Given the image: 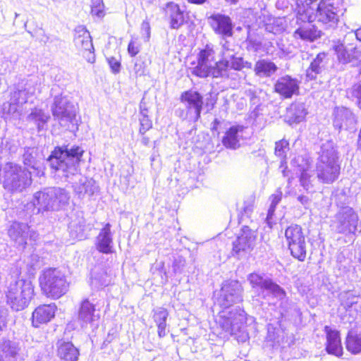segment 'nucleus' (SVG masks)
<instances>
[{"label":"nucleus","mask_w":361,"mask_h":361,"mask_svg":"<svg viewBox=\"0 0 361 361\" xmlns=\"http://www.w3.org/2000/svg\"><path fill=\"white\" fill-rule=\"evenodd\" d=\"M140 133L141 134H145L152 126V121L149 118L147 114H145L144 116H140Z\"/></svg>","instance_id":"49530a36"},{"label":"nucleus","mask_w":361,"mask_h":361,"mask_svg":"<svg viewBox=\"0 0 361 361\" xmlns=\"http://www.w3.org/2000/svg\"><path fill=\"white\" fill-rule=\"evenodd\" d=\"M140 116H144L145 114H147L148 110L147 108L146 103L145 102L144 99H142L140 104Z\"/></svg>","instance_id":"bf43d9fd"},{"label":"nucleus","mask_w":361,"mask_h":361,"mask_svg":"<svg viewBox=\"0 0 361 361\" xmlns=\"http://www.w3.org/2000/svg\"><path fill=\"white\" fill-rule=\"evenodd\" d=\"M215 55L213 46L206 45L197 54V62L192 63L193 66L190 68L192 74L202 78L209 75L213 78H229L232 70L240 71L244 68H252V63L243 58L233 57L228 60L230 56L224 54V58L216 61Z\"/></svg>","instance_id":"7ed1b4c3"},{"label":"nucleus","mask_w":361,"mask_h":361,"mask_svg":"<svg viewBox=\"0 0 361 361\" xmlns=\"http://www.w3.org/2000/svg\"><path fill=\"white\" fill-rule=\"evenodd\" d=\"M166 14L169 18L170 27L172 29H178L185 22L183 11L179 6L173 2L166 4Z\"/></svg>","instance_id":"2f4dec72"},{"label":"nucleus","mask_w":361,"mask_h":361,"mask_svg":"<svg viewBox=\"0 0 361 361\" xmlns=\"http://www.w3.org/2000/svg\"><path fill=\"white\" fill-rule=\"evenodd\" d=\"M133 71L137 75H142L145 73L144 63L138 61L137 60L135 62Z\"/></svg>","instance_id":"5fc2aeb1"},{"label":"nucleus","mask_w":361,"mask_h":361,"mask_svg":"<svg viewBox=\"0 0 361 361\" xmlns=\"http://www.w3.org/2000/svg\"><path fill=\"white\" fill-rule=\"evenodd\" d=\"M34 296V286L28 279H18L11 281L6 291L7 305L16 312L28 307Z\"/></svg>","instance_id":"39448f33"},{"label":"nucleus","mask_w":361,"mask_h":361,"mask_svg":"<svg viewBox=\"0 0 361 361\" xmlns=\"http://www.w3.org/2000/svg\"><path fill=\"white\" fill-rule=\"evenodd\" d=\"M243 126H233L230 127L222 137V144L231 149H236L240 147V134L243 131Z\"/></svg>","instance_id":"c85d7f7f"},{"label":"nucleus","mask_w":361,"mask_h":361,"mask_svg":"<svg viewBox=\"0 0 361 361\" xmlns=\"http://www.w3.org/2000/svg\"><path fill=\"white\" fill-rule=\"evenodd\" d=\"M39 283L44 295L53 300L64 295L69 288L65 274L56 268L44 269L39 276Z\"/></svg>","instance_id":"423d86ee"},{"label":"nucleus","mask_w":361,"mask_h":361,"mask_svg":"<svg viewBox=\"0 0 361 361\" xmlns=\"http://www.w3.org/2000/svg\"><path fill=\"white\" fill-rule=\"evenodd\" d=\"M288 142L284 140L276 142L275 154L281 158H285L286 150L288 149Z\"/></svg>","instance_id":"c03bdc74"},{"label":"nucleus","mask_w":361,"mask_h":361,"mask_svg":"<svg viewBox=\"0 0 361 361\" xmlns=\"http://www.w3.org/2000/svg\"><path fill=\"white\" fill-rule=\"evenodd\" d=\"M307 115V110L303 103L293 104L288 111V116L290 121L300 123L304 120Z\"/></svg>","instance_id":"c9c22d12"},{"label":"nucleus","mask_w":361,"mask_h":361,"mask_svg":"<svg viewBox=\"0 0 361 361\" xmlns=\"http://www.w3.org/2000/svg\"><path fill=\"white\" fill-rule=\"evenodd\" d=\"M356 39L361 42V27L355 31Z\"/></svg>","instance_id":"680f3d73"},{"label":"nucleus","mask_w":361,"mask_h":361,"mask_svg":"<svg viewBox=\"0 0 361 361\" xmlns=\"http://www.w3.org/2000/svg\"><path fill=\"white\" fill-rule=\"evenodd\" d=\"M24 163H25V164L28 165V166H31L32 165L31 161L30 160H27L25 157L24 158Z\"/></svg>","instance_id":"338daca9"},{"label":"nucleus","mask_w":361,"mask_h":361,"mask_svg":"<svg viewBox=\"0 0 361 361\" xmlns=\"http://www.w3.org/2000/svg\"><path fill=\"white\" fill-rule=\"evenodd\" d=\"M98 283L99 286H106L108 284L106 281H99Z\"/></svg>","instance_id":"774afa93"},{"label":"nucleus","mask_w":361,"mask_h":361,"mask_svg":"<svg viewBox=\"0 0 361 361\" xmlns=\"http://www.w3.org/2000/svg\"><path fill=\"white\" fill-rule=\"evenodd\" d=\"M153 319L158 328V335L160 338L166 336V319L169 312L166 308L157 307L154 310Z\"/></svg>","instance_id":"72a5a7b5"},{"label":"nucleus","mask_w":361,"mask_h":361,"mask_svg":"<svg viewBox=\"0 0 361 361\" xmlns=\"http://www.w3.org/2000/svg\"><path fill=\"white\" fill-rule=\"evenodd\" d=\"M128 51L131 56H135L140 51V47L135 42L131 40L128 47Z\"/></svg>","instance_id":"3c124183"},{"label":"nucleus","mask_w":361,"mask_h":361,"mask_svg":"<svg viewBox=\"0 0 361 361\" xmlns=\"http://www.w3.org/2000/svg\"><path fill=\"white\" fill-rule=\"evenodd\" d=\"M43 82L44 78L39 75H29L14 85L11 96L15 102L25 104L37 94L41 93Z\"/></svg>","instance_id":"9d476101"},{"label":"nucleus","mask_w":361,"mask_h":361,"mask_svg":"<svg viewBox=\"0 0 361 361\" xmlns=\"http://www.w3.org/2000/svg\"><path fill=\"white\" fill-rule=\"evenodd\" d=\"M326 334V350L329 354L340 357L343 354V348L341 345L339 333L337 331L332 330L329 327H325Z\"/></svg>","instance_id":"cd10ccee"},{"label":"nucleus","mask_w":361,"mask_h":361,"mask_svg":"<svg viewBox=\"0 0 361 361\" xmlns=\"http://www.w3.org/2000/svg\"><path fill=\"white\" fill-rule=\"evenodd\" d=\"M49 119L50 116L48 113L37 107L32 109L30 113L26 117V121L35 125L38 132L46 129Z\"/></svg>","instance_id":"7c9ffc66"},{"label":"nucleus","mask_w":361,"mask_h":361,"mask_svg":"<svg viewBox=\"0 0 361 361\" xmlns=\"http://www.w3.org/2000/svg\"><path fill=\"white\" fill-rule=\"evenodd\" d=\"M285 236L291 255L303 262L306 257L307 244L302 228L296 224L291 225L286 229Z\"/></svg>","instance_id":"f8f14e48"},{"label":"nucleus","mask_w":361,"mask_h":361,"mask_svg":"<svg viewBox=\"0 0 361 361\" xmlns=\"http://www.w3.org/2000/svg\"><path fill=\"white\" fill-rule=\"evenodd\" d=\"M346 348L353 354L361 353V336L349 333L345 341Z\"/></svg>","instance_id":"4c0bfd02"},{"label":"nucleus","mask_w":361,"mask_h":361,"mask_svg":"<svg viewBox=\"0 0 361 361\" xmlns=\"http://www.w3.org/2000/svg\"><path fill=\"white\" fill-rule=\"evenodd\" d=\"M57 307L54 303L38 306L32 312V325L38 327L46 324L54 317Z\"/></svg>","instance_id":"a878e982"},{"label":"nucleus","mask_w":361,"mask_h":361,"mask_svg":"<svg viewBox=\"0 0 361 361\" xmlns=\"http://www.w3.org/2000/svg\"><path fill=\"white\" fill-rule=\"evenodd\" d=\"M224 42H221V44L222 45V50L221 52V59L224 58V54L231 56L228 57V60H231V58H241L240 56H236L233 50H231L228 47V42L224 39Z\"/></svg>","instance_id":"de8ad7c7"},{"label":"nucleus","mask_w":361,"mask_h":361,"mask_svg":"<svg viewBox=\"0 0 361 361\" xmlns=\"http://www.w3.org/2000/svg\"><path fill=\"white\" fill-rule=\"evenodd\" d=\"M6 318L2 312H0V331L1 330V326L5 325Z\"/></svg>","instance_id":"052dcab7"},{"label":"nucleus","mask_w":361,"mask_h":361,"mask_svg":"<svg viewBox=\"0 0 361 361\" xmlns=\"http://www.w3.org/2000/svg\"><path fill=\"white\" fill-rule=\"evenodd\" d=\"M20 348L18 345L10 341H5L2 345V350L6 355H9L11 357H16L18 353Z\"/></svg>","instance_id":"79ce46f5"},{"label":"nucleus","mask_w":361,"mask_h":361,"mask_svg":"<svg viewBox=\"0 0 361 361\" xmlns=\"http://www.w3.org/2000/svg\"><path fill=\"white\" fill-rule=\"evenodd\" d=\"M57 355L63 361H78L79 351L71 342L60 340L57 343Z\"/></svg>","instance_id":"c756f323"},{"label":"nucleus","mask_w":361,"mask_h":361,"mask_svg":"<svg viewBox=\"0 0 361 361\" xmlns=\"http://www.w3.org/2000/svg\"><path fill=\"white\" fill-rule=\"evenodd\" d=\"M355 118L353 112L343 106L336 107L334 110V126L338 130L348 129L354 126Z\"/></svg>","instance_id":"b1692460"},{"label":"nucleus","mask_w":361,"mask_h":361,"mask_svg":"<svg viewBox=\"0 0 361 361\" xmlns=\"http://www.w3.org/2000/svg\"><path fill=\"white\" fill-rule=\"evenodd\" d=\"M95 245L99 252L104 254L112 253L113 238L110 224H106L104 227L101 229L96 238Z\"/></svg>","instance_id":"bb28decb"},{"label":"nucleus","mask_w":361,"mask_h":361,"mask_svg":"<svg viewBox=\"0 0 361 361\" xmlns=\"http://www.w3.org/2000/svg\"><path fill=\"white\" fill-rule=\"evenodd\" d=\"M185 261L182 257H178L174 259L173 264V269L174 272H181L183 268L185 267Z\"/></svg>","instance_id":"8fccbe9b"},{"label":"nucleus","mask_w":361,"mask_h":361,"mask_svg":"<svg viewBox=\"0 0 361 361\" xmlns=\"http://www.w3.org/2000/svg\"><path fill=\"white\" fill-rule=\"evenodd\" d=\"M180 101L185 104L188 111L194 112L195 119L198 120L202 109V96L198 92L188 90L181 94Z\"/></svg>","instance_id":"4be33fe9"},{"label":"nucleus","mask_w":361,"mask_h":361,"mask_svg":"<svg viewBox=\"0 0 361 361\" xmlns=\"http://www.w3.org/2000/svg\"><path fill=\"white\" fill-rule=\"evenodd\" d=\"M96 304L88 298L83 299L80 302L78 311V320L81 326H86L88 324L99 319V310L96 309Z\"/></svg>","instance_id":"f3484780"},{"label":"nucleus","mask_w":361,"mask_h":361,"mask_svg":"<svg viewBox=\"0 0 361 361\" xmlns=\"http://www.w3.org/2000/svg\"><path fill=\"white\" fill-rule=\"evenodd\" d=\"M209 20L215 33L220 35L223 39L233 35V24L228 16L220 13L213 14Z\"/></svg>","instance_id":"5701e85b"},{"label":"nucleus","mask_w":361,"mask_h":361,"mask_svg":"<svg viewBox=\"0 0 361 361\" xmlns=\"http://www.w3.org/2000/svg\"><path fill=\"white\" fill-rule=\"evenodd\" d=\"M282 192L280 189L277 190L275 193L270 197L271 204L276 206L281 200Z\"/></svg>","instance_id":"864d4df0"},{"label":"nucleus","mask_w":361,"mask_h":361,"mask_svg":"<svg viewBox=\"0 0 361 361\" xmlns=\"http://www.w3.org/2000/svg\"><path fill=\"white\" fill-rule=\"evenodd\" d=\"M333 49L338 61L343 64L356 61L361 58V49L357 46L352 44L346 46L343 43L338 42L334 45Z\"/></svg>","instance_id":"412c9836"},{"label":"nucleus","mask_w":361,"mask_h":361,"mask_svg":"<svg viewBox=\"0 0 361 361\" xmlns=\"http://www.w3.org/2000/svg\"><path fill=\"white\" fill-rule=\"evenodd\" d=\"M219 123H220V121L217 118H216L212 123L213 124L212 128V130H216Z\"/></svg>","instance_id":"0e129e2a"},{"label":"nucleus","mask_w":361,"mask_h":361,"mask_svg":"<svg viewBox=\"0 0 361 361\" xmlns=\"http://www.w3.org/2000/svg\"><path fill=\"white\" fill-rule=\"evenodd\" d=\"M69 192L61 188H49L35 193L32 204L38 211L58 210L69 204Z\"/></svg>","instance_id":"0eeeda50"},{"label":"nucleus","mask_w":361,"mask_h":361,"mask_svg":"<svg viewBox=\"0 0 361 361\" xmlns=\"http://www.w3.org/2000/svg\"><path fill=\"white\" fill-rule=\"evenodd\" d=\"M255 239L256 235L255 231L247 226H244L241 230V233L233 243V253L240 256L252 250Z\"/></svg>","instance_id":"6ab92c4d"},{"label":"nucleus","mask_w":361,"mask_h":361,"mask_svg":"<svg viewBox=\"0 0 361 361\" xmlns=\"http://www.w3.org/2000/svg\"><path fill=\"white\" fill-rule=\"evenodd\" d=\"M8 235L16 245L24 247L27 244L28 237L35 238L36 233L30 232V227L27 224L13 221L8 227Z\"/></svg>","instance_id":"a211bd4d"},{"label":"nucleus","mask_w":361,"mask_h":361,"mask_svg":"<svg viewBox=\"0 0 361 361\" xmlns=\"http://www.w3.org/2000/svg\"><path fill=\"white\" fill-rule=\"evenodd\" d=\"M300 83L297 78L286 75L277 80L274 85V90L283 98L289 99L299 93Z\"/></svg>","instance_id":"aec40b11"},{"label":"nucleus","mask_w":361,"mask_h":361,"mask_svg":"<svg viewBox=\"0 0 361 361\" xmlns=\"http://www.w3.org/2000/svg\"><path fill=\"white\" fill-rule=\"evenodd\" d=\"M207 0H188L189 2L195 4H204Z\"/></svg>","instance_id":"69168bd1"},{"label":"nucleus","mask_w":361,"mask_h":361,"mask_svg":"<svg viewBox=\"0 0 361 361\" xmlns=\"http://www.w3.org/2000/svg\"><path fill=\"white\" fill-rule=\"evenodd\" d=\"M358 215L352 207H341L331 219L332 231L345 235L355 233L358 224Z\"/></svg>","instance_id":"9b49d317"},{"label":"nucleus","mask_w":361,"mask_h":361,"mask_svg":"<svg viewBox=\"0 0 361 361\" xmlns=\"http://www.w3.org/2000/svg\"><path fill=\"white\" fill-rule=\"evenodd\" d=\"M3 186L11 192H22L32 183L31 173L25 167L8 162L1 169Z\"/></svg>","instance_id":"6e6552de"},{"label":"nucleus","mask_w":361,"mask_h":361,"mask_svg":"<svg viewBox=\"0 0 361 361\" xmlns=\"http://www.w3.org/2000/svg\"><path fill=\"white\" fill-rule=\"evenodd\" d=\"M108 63L114 73H118L121 70V62L115 57H110L107 59Z\"/></svg>","instance_id":"09e8293b"},{"label":"nucleus","mask_w":361,"mask_h":361,"mask_svg":"<svg viewBox=\"0 0 361 361\" xmlns=\"http://www.w3.org/2000/svg\"><path fill=\"white\" fill-rule=\"evenodd\" d=\"M341 301L342 305H343L345 309L350 308L357 302L355 295L352 292H345L341 293Z\"/></svg>","instance_id":"37998d69"},{"label":"nucleus","mask_w":361,"mask_h":361,"mask_svg":"<svg viewBox=\"0 0 361 361\" xmlns=\"http://www.w3.org/2000/svg\"><path fill=\"white\" fill-rule=\"evenodd\" d=\"M338 157L333 142L322 145L317 163V176L319 181L329 184L335 181L340 173Z\"/></svg>","instance_id":"20e7f679"},{"label":"nucleus","mask_w":361,"mask_h":361,"mask_svg":"<svg viewBox=\"0 0 361 361\" xmlns=\"http://www.w3.org/2000/svg\"><path fill=\"white\" fill-rule=\"evenodd\" d=\"M347 96L354 101L361 109V82H359L347 90Z\"/></svg>","instance_id":"58836bf2"},{"label":"nucleus","mask_w":361,"mask_h":361,"mask_svg":"<svg viewBox=\"0 0 361 361\" xmlns=\"http://www.w3.org/2000/svg\"><path fill=\"white\" fill-rule=\"evenodd\" d=\"M247 280L259 298L264 300L270 297L275 298L281 301V307L287 301L284 289L264 274L252 273L248 276Z\"/></svg>","instance_id":"1a4fd4ad"},{"label":"nucleus","mask_w":361,"mask_h":361,"mask_svg":"<svg viewBox=\"0 0 361 361\" xmlns=\"http://www.w3.org/2000/svg\"><path fill=\"white\" fill-rule=\"evenodd\" d=\"M292 165L295 168V173H300L301 186L306 191H310L313 188V182L315 179L310 161L302 156H298L293 159Z\"/></svg>","instance_id":"dca6fc26"},{"label":"nucleus","mask_w":361,"mask_h":361,"mask_svg":"<svg viewBox=\"0 0 361 361\" xmlns=\"http://www.w3.org/2000/svg\"><path fill=\"white\" fill-rule=\"evenodd\" d=\"M74 44L82 52L87 62L91 63L94 62L95 56L92 38L85 27L80 25L75 29Z\"/></svg>","instance_id":"4468645a"},{"label":"nucleus","mask_w":361,"mask_h":361,"mask_svg":"<svg viewBox=\"0 0 361 361\" xmlns=\"http://www.w3.org/2000/svg\"><path fill=\"white\" fill-rule=\"evenodd\" d=\"M285 29L286 23L283 18L274 19L272 23L266 25V30L275 35L282 32Z\"/></svg>","instance_id":"ea45409f"},{"label":"nucleus","mask_w":361,"mask_h":361,"mask_svg":"<svg viewBox=\"0 0 361 361\" xmlns=\"http://www.w3.org/2000/svg\"><path fill=\"white\" fill-rule=\"evenodd\" d=\"M294 37L312 42L319 37V31L308 22L294 32Z\"/></svg>","instance_id":"f704fd0d"},{"label":"nucleus","mask_w":361,"mask_h":361,"mask_svg":"<svg viewBox=\"0 0 361 361\" xmlns=\"http://www.w3.org/2000/svg\"><path fill=\"white\" fill-rule=\"evenodd\" d=\"M84 153L79 146L71 148L58 147L51 152L47 161L55 176L72 183L75 178L78 182L73 183L75 195L83 199L85 195L92 196L98 191L99 187L92 178L82 176L78 173V164Z\"/></svg>","instance_id":"f257e3e1"},{"label":"nucleus","mask_w":361,"mask_h":361,"mask_svg":"<svg viewBox=\"0 0 361 361\" xmlns=\"http://www.w3.org/2000/svg\"><path fill=\"white\" fill-rule=\"evenodd\" d=\"M141 32L143 35H145V39L149 40L150 37V25L149 23L146 20L142 23Z\"/></svg>","instance_id":"603ef678"},{"label":"nucleus","mask_w":361,"mask_h":361,"mask_svg":"<svg viewBox=\"0 0 361 361\" xmlns=\"http://www.w3.org/2000/svg\"><path fill=\"white\" fill-rule=\"evenodd\" d=\"M52 114L61 126L69 128L71 123L75 120L76 110L68 98L62 94L54 97L51 106Z\"/></svg>","instance_id":"ddd939ff"},{"label":"nucleus","mask_w":361,"mask_h":361,"mask_svg":"<svg viewBox=\"0 0 361 361\" xmlns=\"http://www.w3.org/2000/svg\"><path fill=\"white\" fill-rule=\"evenodd\" d=\"M23 105V104L20 102H17L16 101L15 102L13 97L11 96L10 101L4 102L2 105L3 114L14 118H18L21 115L18 108Z\"/></svg>","instance_id":"e433bc0d"},{"label":"nucleus","mask_w":361,"mask_h":361,"mask_svg":"<svg viewBox=\"0 0 361 361\" xmlns=\"http://www.w3.org/2000/svg\"><path fill=\"white\" fill-rule=\"evenodd\" d=\"M284 164H286L285 161H281V166H280V168H283V170H282V173L284 177L287 176L288 174L286 173V169H287V166H284Z\"/></svg>","instance_id":"e2e57ef3"},{"label":"nucleus","mask_w":361,"mask_h":361,"mask_svg":"<svg viewBox=\"0 0 361 361\" xmlns=\"http://www.w3.org/2000/svg\"><path fill=\"white\" fill-rule=\"evenodd\" d=\"M329 61V59L326 53H319L306 70V80H316L317 75L322 74L326 70Z\"/></svg>","instance_id":"393cba45"},{"label":"nucleus","mask_w":361,"mask_h":361,"mask_svg":"<svg viewBox=\"0 0 361 361\" xmlns=\"http://www.w3.org/2000/svg\"><path fill=\"white\" fill-rule=\"evenodd\" d=\"M280 49V57L291 58L294 56L295 47L291 44L287 46L283 44H279Z\"/></svg>","instance_id":"a18cd8bd"},{"label":"nucleus","mask_w":361,"mask_h":361,"mask_svg":"<svg viewBox=\"0 0 361 361\" xmlns=\"http://www.w3.org/2000/svg\"><path fill=\"white\" fill-rule=\"evenodd\" d=\"M91 13L98 18H102L105 16L103 0H92Z\"/></svg>","instance_id":"a19ab883"},{"label":"nucleus","mask_w":361,"mask_h":361,"mask_svg":"<svg viewBox=\"0 0 361 361\" xmlns=\"http://www.w3.org/2000/svg\"><path fill=\"white\" fill-rule=\"evenodd\" d=\"M276 207V206H275V205H272V204H270L269 208V209H268V212H267V216L266 221H267V224H268L270 227H271V224H272V221H271V220H272V216H273V215L274 214Z\"/></svg>","instance_id":"6e6d98bb"},{"label":"nucleus","mask_w":361,"mask_h":361,"mask_svg":"<svg viewBox=\"0 0 361 361\" xmlns=\"http://www.w3.org/2000/svg\"><path fill=\"white\" fill-rule=\"evenodd\" d=\"M277 66L267 59L258 60L254 67L255 75L259 78H269L277 71Z\"/></svg>","instance_id":"473e14b6"},{"label":"nucleus","mask_w":361,"mask_h":361,"mask_svg":"<svg viewBox=\"0 0 361 361\" xmlns=\"http://www.w3.org/2000/svg\"><path fill=\"white\" fill-rule=\"evenodd\" d=\"M35 361H51V358L49 355L46 353H38L35 357Z\"/></svg>","instance_id":"13d9d810"},{"label":"nucleus","mask_w":361,"mask_h":361,"mask_svg":"<svg viewBox=\"0 0 361 361\" xmlns=\"http://www.w3.org/2000/svg\"><path fill=\"white\" fill-rule=\"evenodd\" d=\"M340 9L330 0H322L318 5L316 17L326 28L335 27L339 20Z\"/></svg>","instance_id":"2eb2a0df"},{"label":"nucleus","mask_w":361,"mask_h":361,"mask_svg":"<svg viewBox=\"0 0 361 361\" xmlns=\"http://www.w3.org/2000/svg\"><path fill=\"white\" fill-rule=\"evenodd\" d=\"M297 200L302 206L305 207V208H307L311 202L310 199L307 196L302 195H299L297 197Z\"/></svg>","instance_id":"4d7b16f0"},{"label":"nucleus","mask_w":361,"mask_h":361,"mask_svg":"<svg viewBox=\"0 0 361 361\" xmlns=\"http://www.w3.org/2000/svg\"><path fill=\"white\" fill-rule=\"evenodd\" d=\"M243 290L238 281H227L223 283L216 299L217 304L224 309L219 312L218 324L226 334L234 336L239 342L248 338L245 330L246 314L238 307H230L243 300Z\"/></svg>","instance_id":"f03ea898"}]
</instances>
